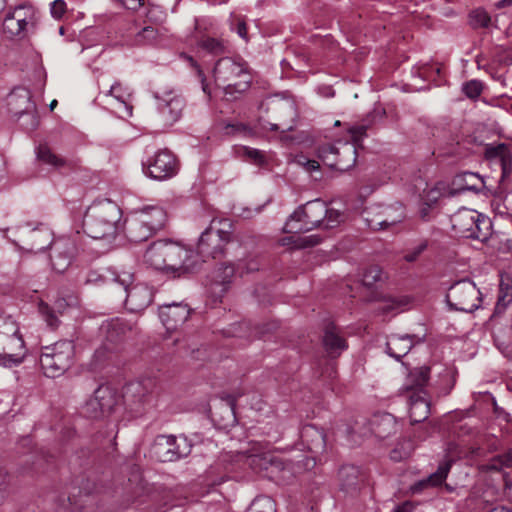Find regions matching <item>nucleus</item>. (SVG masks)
<instances>
[{"instance_id": "c756f323", "label": "nucleus", "mask_w": 512, "mask_h": 512, "mask_svg": "<svg viewBox=\"0 0 512 512\" xmlns=\"http://www.w3.org/2000/svg\"><path fill=\"white\" fill-rule=\"evenodd\" d=\"M451 465L452 460H447L441 463L434 473L418 481L412 486L413 493H419L426 488L437 487L442 485L449 474Z\"/></svg>"}, {"instance_id": "4be33fe9", "label": "nucleus", "mask_w": 512, "mask_h": 512, "mask_svg": "<svg viewBox=\"0 0 512 512\" xmlns=\"http://www.w3.org/2000/svg\"><path fill=\"white\" fill-rule=\"evenodd\" d=\"M134 275L130 271H117L113 268H107L102 273L99 271H89L85 277V284H118L128 285L133 282Z\"/></svg>"}, {"instance_id": "412c9836", "label": "nucleus", "mask_w": 512, "mask_h": 512, "mask_svg": "<svg viewBox=\"0 0 512 512\" xmlns=\"http://www.w3.org/2000/svg\"><path fill=\"white\" fill-rule=\"evenodd\" d=\"M404 219V209L400 203L393 206H383L381 210L373 217L366 218L369 228L373 230H384L400 223Z\"/></svg>"}, {"instance_id": "9d476101", "label": "nucleus", "mask_w": 512, "mask_h": 512, "mask_svg": "<svg viewBox=\"0 0 512 512\" xmlns=\"http://www.w3.org/2000/svg\"><path fill=\"white\" fill-rule=\"evenodd\" d=\"M446 300L451 309L471 313L479 308L481 293L474 282L463 279L449 288Z\"/></svg>"}, {"instance_id": "a878e982", "label": "nucleus", "mask_w": 512, "mask_h": 512, "mask_svg": "<svg viewBox=\"0 0 512 512\" xmlns=\"http://www.w3.org/2000/svg\"><path fill=\"white\" fill-rule=\"evenodd\" d=\"M132 215L147 222L151 227L162 230L167 222L166 211L158 205H147L131 212Z\"/></svg>"}, {"instance_id": "8fccbe9b", "label": "nucleus", "mask_w": 512, "mask_h": 512, "mask_svg": "<svg viewBox=\"0 0 512 512\" xmlns=\"http://www.w3.org/2000/svg\"><path fill=\"white\" fill-rule=\"evenodd\" d=\"M428 248V240H420L414 246L405 250L403 259L408 263L416 262Z\"/></svg>"}, {"instance_id": "c85d7f7f", "label": "nucleus", "mask_w": 512, "mask_h": 512, "mask_svg": "<svg viewBox=\"0 0 512 512\" xmlns=\"http://www.w3.org/2000/svg\"><path fill=\"white\" fill-rule=\"evenodd\" d=\"M485 154L489 160L496 161L500 164L502 178L508 177L511 174L512 153L506 144L501 143L496 146H488Z\"/></svg>"}, {"instance_id": "dca6fc26", "label": "nucleus", "mask_w": 512, "mask_h": 512, "mask_svg": "<svg viewBox=\"0 0 512 512\" xmlns=\"http://www.w3.org/2000/svg\"><path fill=\"white\" fill-rule=\"evenodd\" d=\"M157 110L165 125L171 126L177 122L185 106L181 95L174 90L164 91L162 94L155 93Z\"/></svg>"}, {"instance_id": "2eb2a0df", "label": "nucleus", "mask_w": 512, "mask_h": 512, "mask_svg": "<svg viewBox=\"0 0 512 512\" xmlns=\"http://www.w3.org/2000/svg\"><path fill=\"white\" fill-rule=\"evenodd\" d=\"M100 330L105 336V342L94 352L92 363L93 369H97L106 359L109 358V354L115 350V345L122 341L125 336L124 323L119 319L103 323Z\"/></svg>"}, {"instance_id": "5701e85b", "label": "nucleus", "mask_w": 512, "mask_h": 512, "mask_svg": "<svg viewBox=\"0 0 512 512\" xmlns=\"http://www.w3.org/2000/svg\"><path fill=\"white\" fill-rule=\"evenodd\" d=\"M124 229L127 239L134 243L147 241L150 237L159 232L147 222L138 219L131 213L125 220Z\"/></svg>"}, {"instance_id": "4d7b16f0", "label": "nucleus", "mask_w": 512, "mask_h": 512, "mask_svg": "<svg viewBox=\"0 0 512 512\" xmlns=\"http://www.w3.org/2000/svg\"><path fill=\"white\" fill-rule=\"evenodd\" d=\"M260 268V262L257 258H250L244 261H241L238 264V270L241 274L243 273H251L258 271Z\"/></svg>"}, {"instance_id": "a18cd8bd", "label": "nucleus", "mask_w": 512, "mask_h": 512, "mask_svg": "<svg viewBox=\"0 0 512 512\" xmlns=\"http://www.w3.org/2000/svg\"><path fill=\"white\" fill-rule=\"evenodd\" d=\"M414 447V443L411 439H403L391 450L390 458L396 462L402 461L410 456Z\"/></svg>"}, {"instance_id": "473e14b6", "label": "nucleus", "mask_w": 512, "mask_h": 512, "mask_svg": "<svg viewBox=\"0 0 512 512\" xmlns=\"http://www.w3.org/2000/svg\"><path fill=\"white\" fill-rule=\"evenodd\" d=\"M323 344L331 356L339 355L347 348L345 339L339 335L336 326L332 323L325 328Z\"/></svg>"}, {"instance_id": "2f4dec72", "label": "nucleus", "mask_w": 512, "mask_h": 512, "mask_svg": "<svg viewBox=\"0 0 512 512\" xmlns=\"http://www.w3.org/2000/svg\"><path fill=\"white\" fill-rule=\"evenodd\" d=\"M22 234L30 241V243H27L28 247L26 248L29 251L41 252L46 247L52 246L54 242L52 241L50 231L46 228L24 230Z\"/></svg>"}, {"instance_id": "37998d69", "label": "nucleus", "mask_w": 512, "mask_h": 512, "mask_svg": "<svg viewBox=\"0 0 512 512\" xmlns=\"http://www.w3.org/2000/svg\"><path fill=\"white\" fill-rule=\"evenodd\" d=\"M237 153L240 157L256 166H264L266 164L264 152L256 148L241 146L238 148Z\"/></svg>"}, {"instance_id": "ea45409f", "label": "nucleus", "mask_w": 512, "mask_h": 512, "mask_svg": "<svg viewBox=\"0 0 512 512\" xmlns=\"http://www.w3.org/2000/svg\"><path fill=\"white\" fill-rule=\"evenodd\" d=\"M512 302V285L509 279L500 281L498 299L495 306V313L500 314L505 311L507 306Z\"/></svg>"}, {"instance_id": "4c0bfd02", "label": "nucleus", "mask_w": 512, "mask_h": 512, "mask_svg": "<svg viewBox=\"0 0 512 512\" xmlns=\"http://www.w3.org/2000/svg\"><path fill=\"white\" fill-rule=\"evenodd\" d=\"M36 156L40 162L47 164L55 169H60L67 165V161L53 153L47 144H40L36 148Z\"/></svg>"}, {"instance_id": "49530a36", "label": "nucleus", "mask_w": 512, "mask_h": 512, "mask_svg": "<svg viewBox=\"0 0 512 512\" xmlns=\"http://www.w3.org/2000/svg\"><path fill=\"white\" fill-rule=\"evenodd\" d=\"M246 512H276V504L269 496L256 497Z\"/></svg>"}, {"instance_id": "c03bdc74", "label": "nucleus", "mask_w": 512, "mask_h": 512, "mask_svg": "<svg viewBox=\"0 0 512 512\" xmlns=\"http://www.w3.org/2000/svg\"><path fill=\"white\" fill-rule=\"evenodd\" d=\"M158 37V30L153 26H146L140 30L128 43L132 46L153 43Z\"/></svg>"}, {"instance_id": "3c124183", "label": "nucleus", "mask_w": 512, "mask_h": 512, "mask_svg": "<svg viewBox=\"0 0 512 512\" xmlns=\"http://www.w3.org/2000/svg\"><path fill=\"white\" fill-rule=\"evenodd\" d=\"M470 25L473 28H486L489 26L491 18L483 9L473 10L469 15Z\"/></svg>"}, {"instance_id": "1a4fd4ad", "label": "nucleus", "mask_w": 512, "mask_h": 512, "mask_svg": "<svg viewBox=\"0 0 512 512\" xmlns=\"http://www.w3.org/2000/svg\"><path fill=\"white\" fill-rule=\"evenodd\" d=\"M318 158L328 167L346 171L353 167L357 160V148L348 141H337L323 144L318 148Z\"/></svg>"}, {"instance_id": "58836bf2", "label": "nucleus", "mask_w": 512, "mask_h": 512, "mask_svg": "<svg viewBox=\"0 0 512 512\" xmlns=\"http://www.w3.org/2000/svg\"><path fill=\"white\" fill-rule=\"evenodd\" d=\"M458 181L461 183L460 190L462 191L479 193L484 188V181L477 173L465 172L458 178Z\"/></svg>"}, {"instance_id": "c9c22d12", "label": "nucleus", "mask_w": 512, "mask_h": 512, "mask_svg": "<svg viewBox=\"0 0 512 512\" xmlns=\"http://www.w3.org/2000/svg\"><path fill=\"white\" fill-rule=\"evenodd\" d=\"M340 486L345 492L357 489L359 484V469L353 465L342 466L339 470Z\"/></svg>"}, {"instance_id": "a211bd4d", "label": "nucleus", "mask_w": 512, "mask_h": 512, "mask_svg": "<svg viewBox=\"0 0 512 512\" xmlns=\"http://www.w3.org/2000/svg\"><path fill=\"white\" fill-rule=\"evenodd\" d=\"M27 350L22 335L0 336V366L13 367L23 362Z\"/></svg>"}, {"instance_id": "e433bc0d", "label": "nucleus", "mask_w": 512, "mask_h": 512, "mask_svg": "<svg viewBox=\"0 0 512 512\" xmlns=\"http://www.w3.org/2000/svg\"><path fill=\"white\" fill-rule=\"evenodd\" d=\"M430 375V368L426 366L418 367L413 369L407 378V389L423 392V388L426 386Z\"/></svg>"}, {"instance_id": "f8f14e48", "label": "nucleus", "mask_w": 512, "mask_h": 512, "mask_svg": "<svg viewBox=\"0 0 512 512\" xmlns=\"http://www.w3.org/2000/svg\"><path fill=\"white\" fill-rule=\"evenodd\" d=\"M119 397L117 392L109 385H100L82 407V414L91 419H101L110 415Z\"/></svg>"}, {"instance_id": "a19ab883", "label": "nucleus", "mask_w": 512, "mask_h": 512, "mask_svg": "<svg viewBox=\"0 0 512 512\" xmlns=\"http://www.w3.org/2000/svg\"><path fill=\"white\" fill-rule=\"evenodd\" d=\"M235 274V268L231 264H221L213 276V283L221 286V291H226V285L230 284Z\"/></svg>"}, {"instance_id": "f3484780", "label": "nucleus", "mask_w": 512, "mask_h": 512, "mask_svg": "<svg viewBox=\"0 0 512 512\" xmlns=\"http://www.w3.org/2000/svg\"><path fill=\"white\" fill-rule=\"evenodd\" d=\"M261 461V453L250 451L226 452L221 454L212 469L218 470L223 468L224 472L228 474L234 471L237 466L247 465L254 472L258 473Z\"/></svg>"}, {"instance_id": "e2e57ef3", "label": "nucleus", "mask_w": 512, "mask_h": 512, "mask_svg": "<svg viewBox=\"0 0 512 512\" xmlns=\"http://www.w3.org/2000/svg\"><path fill=\"white\" fill-rule=\"evenodd\" d=\"M381 279V272L377 268L370 269L364 276V282L367 285H371L373 282Z\"/></svg>"}, {"instance_id": "bb28decb", "label": "nucleus", "mask_w": 512, "mask_h": 512, "mask_svg": "<svg viewBox=\"0 0 512 512\" xmlns=\"http://www.w3.org/2000/svg\"><path fill=\"white\" fill-rule=\"evenodd\" d=\"M370 430L379 439H386L398 430L396 418L390 413L376 414L370 420Z\"/></svg>"}, {"instance_id": "f704fd0d", "label": "nucleus", "mask_w": 512, "mask_h": 512, "mask_svg": "<svg viewBox=\"0 0 512 512\" xmlns=\"http://www.w3.org/2000/svg\"><path fill=\"white\" fill-rule=\"evenodd\" d=\"M68 306H70V303H68L66 299L61 298L55 302L53 307H50L47 304H41L39 306V310L45 318L47 325L54 329L58 327L59 324L56 313L62 314Z\"/></svg>"}, {"instance_id": "6ab92c4d", "label": "nucleus", "mask_w": 512, "mask_h": 512, "mask_svg": "<svg viewBox=\"0 0 512 512\" xmlns=\"http://www.w3.org/2000/svg\"><path fill=\"white\" fill-rule=\"evenodd\" d=\"M51 264L56 272H64L78 253L75 239L61 238L53 242L51 246Z\"/></svg>"}, {"instance_id": "0eeeda50", "label": "nucleus", "mask_w": 512, "mask_h": 512, "mask_svg": "<svg viewBox=\"0 0 512 512\" xmlns=\"http://www.w3.org/2000/svg\"><path fill=\"white\" fill-rule=\"evenodd\" d=\"M40 13L32 5L23 4L8 12L3 20V32L10 38L23 39L33 34L39 24Z\"/></svg>"}, {"instance_id": "6e6d98bb", "label": "nucleus", "mask_w": 512, "mask_h": 512, "mask_svg": "<svg viewBox=\"0 0 512 512\" xmlns=\"http://www.w3.org/2000/svg\"><path fill=\"white\" fill-rule=\"evenodd\" d=\"M341 218L342 214L339 211L327 208V216L324 219L323 227L325 229L334 228L340 223Z\"/></svg>"}, {"instance_id": "39448f33", "label": "nucleus", "mask_w": 512, "mask_h": 512, "mask_svg": "<svg viewBox=\"0 0 512 512\" xmlns=\"http://www.w3.org/2000/svg\"><path fill=\"white\" fill-rule=\"evenodd\" d=\"M452 228L461 237L486 242L492 235L489 217L473 209L461 208L451 216Z\"/></svg>"}, {"instance_id": "052dcab7", "label": "nucleus", "mask_w": 512, "mask_h": 512, "mask_svg": "<svg viewBox=\"0 0 512 512\" xmlns=\"http://www.w3.org/2000/svg\"><path fill=\"white\" fill-rule=\"evenodd\" d=\"M227 134H242L246 135L250 132L249 128L243 123L228 124L226 126Z\"/></svg>"}, {"instance_id": "0e129e2a", "label": "nucleus", "mask_w": 512, "mask_h": 512, "mask_svg": "<svg viewBox=\"0 0 512 512\" xmlns=\"http://www.w3.org/2000/svg\"><path fill=\"white\" fill-rule=\"evenodd\" d=\"M121 6L129 10H138L143 5V0H114Z\"/></svg>"}, {"instance_id": "7ed1b4c3", "label": "nucleus", "mask_w": 512, "mask_h": 512, "mask_svg": "<svg viewBox=\"0 0 512 512\" xmlns=\"http://www.w3.org/2000/svg\"><path fill=\"white\" fill-rule=\"evenodd\" d=\"M121 218L120 208L112 201L90 206L83 218V229L93 239L114 237Z\"/></svg>"}, {"instance_id": "79ce46f5", "label": "nucleus", "mask_w": 512, "mask_h": 512, "mask_svg": "<svg viewBox=\"0 0 512 512\" xmlns=\"http://www.w3.org/2000/svg\"><path fill=\"white\" fill-rule=\"evenodd\" d=\"M443 194L444 186L442 184L438 183L433 186L427 184L420 197L423 204L430 208L437 203Z\"/></svg>"}, {"instance_id": "7c9ffc66", "label": "nucleus", "mask_w": 512, "mask_h": 512, "mask_svg": "<svg viewBox=\"0 0 512 512\" xmlns=\"http://www.w3.org/2000/svg\"><path fill=\"white\" fill-rule=\"evenodd\" d=\"M99 93L96 97L97 101H104L105 98L113 97L121 104L127 106V99L131 95L130 89L124 86L121 82H114L108 87V83L103 80L98 82Z\"/></svg>"}, {"instance_id": "680f3d73", "label": "nucleus", "mask_w": 512, "mask_h": 512, "mask_svg": "<svg viewBox=\"0 0 512 512\" xmlns=\"http://www.w3.org/2000/svg\"><path fill=\"white\" fill-rule=\"evenodd\" d=\"M66 11V3L64 0H55L51 4V13L54 17L60 18Z\"/></svg>"}, {"instance_id": "423d86ee", "label": "nucleus", "mask_w": 512, "mask_h": 512, "mask_svg": "<svg viewBox=\"0 0 512 512\" xmlns=\"http://www.w3.org/2000/svg\"><path fill=\"white\" fill-rule=\"evenodd\" d=\"M74 354L75 346L70 340L44 347L39 359L43 373L50 378L63 375L72 366Z\"/></svg>"}, {"instance_id": "393cba45", "label": "nucleus", "mask_w": 512, "mask_h": 512, "mask_svg": "<svg viewBox=\"0 0 512 512\" xmlns=\"http://www.w3.org/2000/svg\"><path fill=\"white\" fill-rule=\"evenodd\" d=\"M420 341L422 340L417 338L416 335L393 334L388 337L386 342V352L389 356L395 358L396 360H400L402 357L408 354V352L414 346L415 342Z\"/></svg>"}, {"instance_id": "ddd939ff", "label": "nucleus", "mask_w": 512, "mask_h": 512, "mask_svg": "<svg viewBox=\"0 0 512 512\" xmlns=\"http://www.w3.org/2000/svg\"><path fill=\"white\" fill-rule=\"evenodd\" d=\"M231 234L223 229L207 228L202 232L197 245V264L199 258L205 261L206 258H217L222 255L225 245L230 241Z\"/></svg>"}, {"instance_id": "338daca9", "label": "nucleus", "mask_w": 512, "mask_h": 512, "mask_svg": "<svg viewBox=\"0 0 512 512\" xmlns=\"http://www.w3.org/2000/svg\"><path fill=\"white\" fill-rule=\"evenodd\" d=\"M236 31L241 38L247 40V26L245 22L239 21L236 26Z\"/></svg>"}, {"instance_id": "5fc2aeb1", "label": "nucleus", "mask_w": 512, "mask_h": 512, "mask_svg": "<svg viewBox=\"0 0 512 512\" xmlns=\"http://www.w3.org/2000/svg\"><path fill=\"white\" fill-rule=\"evenodd\" d=\"M261 459H262V461H261L258 473L268 471L269 469H271L272 471L274 469L279 470L282 465L279 460H277L275 457H273L269 453H264V452L261 453Z\"/></svg>"}, {"instance_id": "aec40b11", "label": "nucleus", "mask_w": 512, "mask_h": 512, "mask_svg": "<svg viewBox=\"0 0 512 512\" xmlns=\"http://www.w3.org/2000/svg\"><path fill=\"white\" fill-rule=\"evenodd\" d=\"M120 285L125 293V307L131 312H141L145 310L153 300V291L145 284H136L130 287Z\"/></svg>"}, {"instance_id": "603ef678", "label": "nucleus", "mask_w": 512, "mask_h": 512, "mask_svg": "<svg viewBox=\"0 0 512 512\" xmlns=\"http://www.w3.org/2000/svg\"><path fill=\"white\" fill-rule=\"evenodd\" d=\"M19 335V326L11 317L0 318V336L9 338Z\"/></svg>"}, {"instance_id": "72a5a7b5", "label": "nucleus", "mask_w": 512, "mask_h": 512, "mask_svg": "<svg viewBox=\"0 0 512 512\" xmlns=\"http://www.w3.org/2000/svg\"><path fill=\"white\" fill-rule=\"evenodd\" d=\"M410 419L412 423H420L428 418L430 404L420 394L410 395Z\"/></svg>"}, {"instance_id": "13d9d810", "label": "nucleus", "mask_w": 512, "mask_h": 512, "mask_svg": "<svg viewBox=\"0 0 512 512\" xmlns=\"http://www.w3.org/2000/svg\"><path fill=\"white\" fill-rule=\"evenodd\" d=\"M367 127L365 125L353 126L349 129V133L352 138L351 144H355L357 147L362 140V138L366 135Z\"/></svg>"}, {"instance_id": "cd10ccee", "label": "nucleus", "mask_w": 512, "mask_h": 512, "mask_svg": "<svg viewBox=\"0 0 512 512\" xmlns=\"http://www.w3.org/2000/svg\"><path fill=\"white\" fill-rule=\"evenodd\" d=\"M300 438L305 448L312 453L318 454L325 449V434L314 425H305L301 430Z\"/></svg>"}, {"instance_id": "f03ea898", "label": "nucleus", "mask_w": 512, "mask_h": 512, "mask_svg": "<svg viewBox=\"0 0 512 512\" xmlns=\"http://www.w3.org/2000/svg\"><path fill=\"white\" fill-rule=\"evenodd\" d=\"M326 216L327 205L320 199L309 201L298 207V209L289 216L283 227L284 232L292 234V236L283 238L282 244L287 245L293 243L296 247L304 246L302 243H297L295 235L320 227L324 224Z\"/></svg>"}, {"instance_id": "69168bd1", "label": "nucleus", "mask_w": 512, "mask_h": 512, "mask_svg": "<svg viewBox=\"0 0 512 512\" xmlns=\"http://www.w3.org/2000/svg\"><path fill=\"white\" fill-rule=\"evenodd\" d=\"M189 61L191 62L192 66L195 67L197 69V74H198V77L200 78L201 80V83H202V90L205 92V93H209L208 92V85L206 83V78H205V75L203 73V71L200 69V67L198 66V64L193 60L192 57H188Z\"/></svg>"}, {"instance_id": "9b49d317", "label": "nucleus", "mask_w": 512, "mask_h": 512, "mask_svg": "<svg viewBox=\"0 0 512 512\" xmlns=\"http://www.w3.org/2000/svg\"><path fill=\"white\" fill-rule=\"evenodd\" d=\"M193 444L184 435H160L156 438L153 453L161 462H173L187 457Z\"/></svg>"}, {"instance_id": "09e8293b", "label": "nucleus", "mask_w": 512, "mask_h": 512, "mask_svg": "<svg viewBox=\"0 0 512 512\" xmlns=\"http://www.w3.org/2000/svg\"><path fill=\"white\" fill-rule=\"evenodd\" d=\"M199 45L202 49H204L207 52L214 54V55L223 54L226 51V46H225L224 41L216 39V38H211V37L204 38L200 41Z\"/></svg>"}, {"instance_id": "de8ad7c7", "label": "nucleus", "mask_w": 512, "mask_h": 512, "mask_svg": "<svg viewBox=\"0 0 512 512\" xmlns=\"http://www.w3.org/2000/svg\"><path fill=\"white\" fill-rule=\"evenodd\" d=\"M152 385L153 383L149 379L130 383L127 386V392H131L135 397H138L139 402L144 403L148 401V393Z\"/></svg>"}, {"instance_id": "f257e3e1", "label": "nucleus", "mask_w": 512, "mask_h": 512, "mask_svg": "<svg viewBox=\"0 0 512 512\" xmlns=\"http://www.w3.org/2000/svg\"><path fill=\"white\" fill-rule=\"evenodd\" d=\"M197 257L191 250L170 240L153 242L144 255L145 262L156 270L181 277L197 268Z\"/></svg>"}, {"instance_id": "6e6552de", "label": "nucleus", "mask_w": 512, "mask_h": 512, "mask_svg": "<svg viewBox=\"0 0 512 512\" xmlns=\"http://www.w3.org/2000/svg\"><path fill=\"white\" fill-rule=\"evenodd\" d=\"M9 113L20 121L22 116L29 117V121L23 123V129L33 131L38 127L39 119L36 104L32 100L29 89L22 86L15 87L6 98Z\"/></svg>"}, {"instance_id": "774afa93", "label": "nucleus", "mask_w": 512, "mask_h": 512, "mask_svg": "<svg viewBox=\"0 0 512 512\" xmlns=\"http://www.w3.org/2000/svg\"><path fill=\"white\" fill-rule=\"evenodd\" d=\"M413 505L410 502H405L402 505L398 506L394 512H412Z\"/></svg>"}, {"instance_id": "20e7f679", "label": "nucleus", "mask_w": 512, "mask_h": 512, "mask_svg": "<svg viewBox=\"0 0 512 512\" xmlns=\"http://www.w3.org/2000/svg\"><path fill=\"white\" fill-rule=\"evenodd\" d=\"M213 77L218 87H222L226 95L243 93L251 82L247 68L242 62L230 57L219 59L213 69Z\"/></svg>"}, {"instance_id": "864d4df0", "label": "nucleus", "mask_w": 512, "mask_h": 512, "mask_svg": "<svg viewBox=\"0 0 512 512\" xmlns=\"http://www.w3.org/2000/svg\"><path fill=\"white\" fill-rule=\"evenodd\" d=\"M462 90L467 97L475 99L482 93L483 85L479 80H470L463 84Z\"/></svg>"}, {"instance_id": "4468645a", "label": "nucleus", "mask_w": 512, "mask_h": 512, "mask_svg": "<svg viewBox=\"0 0 512 512\" xmlns=\"http://www.w3.org/2000/svg\"><path fill=\"white\" fill-rule=\"evenodd\" d=\"M178 161L167 149L159 150L143 164L144 173L155 180H166L178 172Z\"/></svg>"}, {"instance_id": "bf43d9fd", "label": "nucleus", "mask_w": 512, "mask_h": 512, "mask_svg": "<svg viewBox=\"0 0 512 512\" xmlns=\"http://www.w3.org/2000/svg\"><path fill=\"white\" fill-rule=\"evenodd\" d=\"M511 465H512V454L507 453V454L497 456L496 458H494L490 468L499 470L504 466L509 467Z\"/></svg>"}, {"instance_id": "b1692460", "label": "nucleus", "mask_w": 512, "mask_h": 512, "mask_svg": "<svg viewBox=\"0 0 512 512\" xmlns=\"http://www.w3.org/2000/svg\"><path fill=\"white\" fill-rule=\"evenodd\" d=\"M190 315L187 305L172 303L164 305L160 309V319L167 330H175L184 324Z\"/></svg>"}]
</instances>
